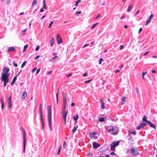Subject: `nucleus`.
<instances>
[{"mask_svg": "<svg viewBox=\"0 0 157 157\" xmlns=\"http://www.w3.org/2000/svg\"><path fill=\"white\" fill-rule=\"evenodd\" d=\"M10 70V69L8 67H4L2 70L1 74V80L4 82V86H6L8 83L9 78V76L10 75V73H8Z\"/></svg>", "mask_w": 157, "mask_h": 157, "instance_id": "1", "label": "nucleus"}, {"mask_svg": "<svg viewBox=\"0 0 157 157\" xmlns=\"http://www.w3.org/2000/svg\"><path fill=\"white\" fill-rule=\"evenodd\" d=\"M48 118L50 130L52 131V112L51 106L50 105L48 106Z\"/></svg>", "mask_w": 157, "mask_h": 157, "instance_id": "2", "label": "nucleus"}, {"mask_svg": "<svg viewBox=\"0 0 157 157\" xmlns=\"http://www.w3.org/2000/svg\"><path fill=\"white\" fill-rule=\"evenodd\" d=\"M109 132L114 135L117 134L118 132V128L116 126H110L108 127Z\"/></svg>", "mask_w": 157, "mask_h": 157, "instance_id": "3", "label": "nucleus"}, {"mask_svg": "<svg viewBox=\"0 0 157 157\" xmlns=\"http://www.w3.org/2000/svg\"><path fill=\"white\" fill-rule=\"evenodd\" d=\"M40 120L41 121V123L42 124V129H43L44 127V121L43 117V113L42 111V104L40 103Z\"/></svg>", "mask_w": 157, "mask_h": 157, "instance_id": "4", "label": "nucleus"}, {"mask_svg": "<svg viewBox=\"0 0 157 157\" xmlns=\"http://www.w3.org/2000/svg\"><path fill=\"white\" fill-rule=\"evenodd\" d=\"M23 133V152L24 153L25 151V148L26 144V132L22 127H21Z\"/></svg>", "mask_w": 157, "mask_h": 157, "instance_id": "5", "label": "nucleus"}, {"mask_svg": "<svg viewBox=\"0 0 157 157\" xmlns=\"http://www.w3.org/2000/svg\"><path fill=\"white\" fill-rule=\"evenodd\" d=\"M131 152L132 155L135 156L138 155L139 151L136 147H132L131 149Z\"/></svg>", "mask_w": 157, "mask_h": 157, "instance_id": "6", "label": "nucleus"}, {"mask_svg": "<svg viewBox=\"0 0 157 157\" xmlns=\"http://www.w3.org/2000/svg\"><path fill=\"white\" fill-rule=\"evenodd\" d=\"M65 110H63L62 112V113L63 115L62 117L64 120V124H66V117L68 113V110H67L66 112H65Z\"/></svg>", "mask_w": 157, "mask_h": 157, "instance_id": "7", "label": "nucleus"}, {"mask_svg": "<svg viewBox=\"0 0 157 157\" xmlns=\"http://www.w3.org/2000/svg\"><path fill=\"white\" fill-rule=\"evenodd\" d=\"M119 141H118L117 142H114L111 144V150L114 151L115 150V147L119 145Z\"/></svg>", "mask_w": 157, "mask_h": 157, "instance_id": "8", "label": "nucleus"}, {"mask_svg": "<svg viewBox=\"0 0 157 157\" xmlns=\"http://www.w3.org/2000/svg\"><path fill=\"white\" fill-rule=\"evenodd\" d=\"M27 96V92L26 91L24 92L21 96V99L23 100H25Z\"/></svg>", "mask_w": 157, "mask_h": 157, "instance_id": "9", "label": "nucleus"}, {"mask_svg": "<svg viewBox=\"0 0 157 157\" xmlns=\"http://www.w3.org/2000/svg\"><path fill=\"white\" fill-rule=\"evenodd\" d=\"M57 39L58 41V43L59 44H60L62 42V40L61 38L60 35L59 34H58L57 36Z\"/></svg>", "mask_w": 157, "mask_h": 157, "instance_id": "10", "label": "nucleus"}, {"mask_svg": "<svg viewBox=\"0 0 157 157\" xmlns=\"http://www.w3.org/2000/svg\"><path fill=\"white\" fill-rule=\"evenodd\" d=\"M93 148H97L98 147H99L100 146V145L99 143H97L96 142H94L93 144Z\"/></svg>", "mask_w": 157, "mask_h": 157, "instance_id": "11", "label": "nucleus"}, {"mask_svg": "<svg viewBox=\"0 0 157 157\" xmlns=\"http://www.w3.org/2000/svg\"><path fill=\"white\" fill-rule=\"evenodd\" d=\"M59 59V57L58 56H56L52 58L50 60V62H52L54 61L55 60H56Z\"/></svg>", "mask_w": 157, "mask_h": 157, "instance_id": "12", "label": "nucleus"}, {"mask_svg": "<svg viewBox=\"0 0 157 157\" xmlns=\"http://www.w3.org/2000/svg\"><path fill=\"white\" fill-rule=\"evenodd\" d=\"M15 50V48L13 47H9L8 49V52H10L14 51Z\"/></svg>", "mask_w": 157, "mask_h": 157, "instance_id": "13", "label": "nucleus"}, {"mask_svg": "<svg viewBox=\"0 0 157 157\" xmlns=\"http://www.w3.org/2000/svg\"><path fill=\"white\" fill-rule=\"evenodd\" d=\"M55 42V40L54 38L52 37L51 38L50 41V45L51 46H52L54 44V43Z\"/></svg>", "mask_w": 157, "mask_h": 157, "instance_id": "14", "label": "nucleus"}, {"mask_svg": "<svg viewBox=\"0 0 157 157\" xmlns=\"http://www.w3.org/2000/svg\"><path fill=\"white\" fill-rule=\"evenodd\" d=\"M147 124H148L150 125V127H152V128L155 129H156V126L153 124L152 123H151L150 121H149L148 122Z\"/></svg>", "mask_w": 157, "mask_h": 157, "instance_id": "15", "label": "nucleus"}, {"mask_svg": "<svg viewBox=\"0 0 157 157\" xmlns=\"http://www.w3.org/2000/svg\"><path fill=\"white\" fill-rule=\"evenodd\" d=\"M63 101H67V98L65 97V94L63 92H62Z\"/></svg>", "mask_w": 157, "mask_h": 157, "instance_id": "16", "label": "nucleus"}, {"mask_svg": "<svg viewBox=\"0 0 157 157\" xmlns=\"http://www.w3.org/2000/svg\"><path fill=\"white\" fill-rule=\"evenodd\" d=\"M67 102V101H63V110H66Z\"/></svg>", "mask_w": 157, "mask_h": 157, "instance_id": "17", "label": "nucleus"}, {"mask_svg": "<svg viewBox=\"0 0 157 157\" xmlns=\"http://www.w3.org/2000/svg\"><path fill=\"white\" fill-rule=\"evenodd\" d=\"M37 3V0H33V1L31 5L33 7L34 6H35L36 5Z\"/></svg>", "mask_w": 157, "mask_h": 157, "instance_id": "18", "label": "nucleus"}, {"mask_svg": "<svg viewBox=\"0 0 157 157\" xmlns=\"http://www.w3.org/2000/svg\"><path fill=\"white\" fill-rule=\"evenodd\" d=\"M142 121L143 122H146L147 123H148V122L149 121H148L146 119V117L145 115L144 116V117H143V119H142Z\"/></svg>", "mask_w": 157, "mask_h": 157, "instance_id": "19", "label": "nucleus"}, {"mask_svg": "<svg viewBox=\"0 0 157 157\" xmlns=\"http://www.w3.org/2000/svg\"><path fill=\"white\" fill-rule=\"evenodd\" d=\"M0 101L2 104V109L4 106V102L2 99H1Z\"/></svg>", "mask_w": 157, "mask_h": 157, "instance_id": "20", "label": "nucleus"}, {"mask_svg": "<svg viewBox=\"0 0 157 157\" xmlns=\"http://www.w3.org/2000/svg\"><path fill=\"white\" fill-rule=\"evenodd\" d=\"M78 127V125H77L76 126L74 127L72 129V131L73 133H74L77 130V128Z\"/></svg>", "mask_w": 157, "mask_h": 157, "instance_id": "21", "label": "nucleus"}, {"mask_svg": "<svg viewBox=\"0 0 157 157\" xmlns=\"http://www.w3.org/2000/svg\"><path fill=\"white\" fill-rule=\"evenodd\" d=\"M129 143H131L132 144H134V140L132 138H130L129 139Z\"/></svg>", "mask_w": 157, "mask_h": 157, "instance_id": "22", "label": "nucleus"}, {"mask_svg": "<svg viewBox=\"0 0 157 157\" xmlns=\"http://www.w3.org/2000/svg\"><path fill=\"white\" fill-rule=\"evenodd\" d=\"M43 8L44 9H46V6L45 3V0H43Z\"/></svg>", "mask_w": 157, "mask_h": 157, "instance_id": "23", "label": "nucleus"}, {"mask_svg": "<svg viewBox=\"0 0 157 157\" xmlns=\"http://www.w3.org/2000/svg\"><path fill=\"white\" fill-rule=\"evenodd\" d=\"M73 119L77 121V120L78 118V114L76 115L75 117H73Z\"/></svg>", "mask_w": 157, "mask_h": 157, "instance_id": "24", "label": "nucleus"}, {"mask_svg": "<svg viewBox=\"0 0 157 157\" xmlns=\"http://www.w3.org/2000/svg\"><path fill=\"white\" fill-rule=\"evenodd\" d=\"M142 128V125L140 123L139 124V125L136 127V128L137 130H139Z\"/></svg>", "mask_w": 157, "mask_h": 157, "instance_id": "25", "label": "nucleus"}, {"mask_svg": "<svg viewBox=\"0 0 157 157\" xmlns=\"http://www.w3.org/2000/svg\"><path fill=\"white\" fill-rule=\"evenodd\" d=\"M105 119L103 117H101L98 119V121L100 122H103L104 121Z\"/></svg>", "mask_w": 157, "mask_h": 157, "instance_id": "26", "label": "nucleus"}, {"mask_svg": "<svg viewBox=\"0 0 157 157\" xmlns=\"http://www.w3.org/2000/svg\"><path fill=\"white\" fill-rule=\"evenodd\" d=\"M132 7V5H130L128 7V10H127V11L128 12H129L130 10H131V8Z\"/></svg>", "mask_w": 157, "mask_h": 157, "instance_id": "27", "label": "nucleus"}, {"mask_svg": "<svg viewBox=\"0 0 157 157\" xmlns=\"http://www.w3.org/2000/svg\"><path fill=\"white\" fill-rule=\"evenodd\" d=\"M61 145H60L59 146V149L58 150L57 154V155H59L60 154V152L61 151Z\"/></svg>", "mask_w": 157, "mask_h": 157, "instance_id": "28", "label": "nucleus"}, {"mask_svg": "<svg viewBox=\"0 0 157 157\" xmlns=\"http://www.w3.org/2000/svg\"><path fill=\"white\" fill-rule=\"evenodd\" d=\"M101 108L103 109H105V103L104 102H103V103H101Z\"/></svg>", "mask_w": 157, "mask_h": 157, "instance_id": "29", "label": "nucleus"}, {"mask_svg": "<svg viewBox=\"0 0 157 157\" xmlns=\"http://www.w3.org/2000/svg\"><path fill=\"white\" fill-rule=\"evenodd\" d=\"M28 44H26L24 48V50H23V52H25L27 48L28 47Z\"/></svg>", "mask_w": 157, "mask_h": 157, "instance_id": "30", "label": "nucleus"}, {"mask_svg": "<svg viewBox=\"0 0 157 157\" xmlns=\"http://www.w3.org/2000/svg\"><path fill=\"white\" fill-rule=\"evenodd\" d=\"M53 21H51L50 22V24H49V25L48 26V28L49 29H50L51 28V27H52V24H53Z\"/></svg>", "mask_w": 157, "mask_h": 157, "instance_id": "31", "label": "nucleus"}, {"mask_svg": "<svg viewBox=\"0 0 157 157\" xmlns=\"http://www.w3.org/2000/svg\"><path fill=\"white\" fill-rule=\"evenodd\" d=\"M26 63V61H24L22 63V65L21 66V68H22L23 67L25 66Z\"/></svg>", "mask_w": 157, "mask_h": 157, "instance_id": "32", "label": "nucleus"}, {"mask_svg": "<svg viewBox=\"0 0 157 157\" xmlns=\"http://www.w3.org/2000/svg\"><path fill=\"white\" fill-rule=\"evenodd\" d=\"M98 23L97 22V23H96L95 24H94L91 27V29H93L95 26L96 25H98Z\"/></svg>", "mask_w": 157, "mask_h": 157, "instance_id": "33", "label": "nucleus"}, {"mask_svg": "<svg viewBox=\"0 0 157 157\" xmlns=\"http://www.w3.org/2000/svg\"><path fill=\"white\" fill-rule=\"evenodd\" d=\"M102 60H103V59L102 58H99V64H101V63Z\"/></svg>", "mask_w": 157, "mask_h": 157, "instance_id": "34", "label": "nucleus"}, {"mask_svg": "<svg viewBox=\"0 0 157 157\" xmlns=\"http://www.w3.org/2000/svg\"><path fill=\"white\" fill-rule=\"evenodd\" d=\"M141 124L142 126V128H144V126L147 125L145 123H141Z\"/></svg>", "mask_w": 157, "mask_h": 157, "instance_id": "35", "label": "nucleus"}, {"mask_svg": "<svg viewBox=\"0 0 157 157\" xmlns=\"http://www.w3.org/2000/svg\"><path fill=\"white\" fill-rule=\"evenodd\" d=\"M13 66L15 67H17V66H18L17 64V63H16L15 61H13Z\"/></svg>", "mask_w": 157, "mask_h": 157, "instance_id": "36", "label": "nucleus"}, {"mask_svg": "<svg viewBox=\"0 0 157 157\" xmlns=\"http://www.w3.org/2000/svg\"><path fill=\"white\" fill-rule=\"evenodd\" d=\"M151 21L150 20H149L148 19L147 21V22H146V24H145V25H147L148 24H149L150 22Z\"/></svg>", "mask_w": 157, "mask_h": 157, "instance_id": "37", "label": "nucleus"}, {"mask_svg": "<svg viewBox=\"0 0 157 157\" xmlns=\"http://www.w3.org/2000/svg\"><path fill=\"white\" fill-rule=\"evenodd\" d=\"M15 81L16 80L13 79L11 84V85H13L15 83Z\"/></svg>", "mask_w": 157, "mask_h": 157, "instance_id": "38", "label": "nucleus"}, {"mask_svg": "<svg viewBox=\"0 0 157 157\" xmlns=\"http://www.w3.org/2000/svg\"><path fill=\"white\" fill-rule=\"evenodd\" d=\"M153 14H151L150 15V17L149 18L148 20H150L151 21V18L153 17Z\"/></svg>", "mask_w": 157, "mask_h": 157, "instance_id": "39", "label": "nucleus"}, {"mask_svg": "<svg viewBox=\"0 0 157 157\" xmlns=\"http://www.w3.org/2000/svg\"><path fill=\"white\" fill-rule=\"evenodd\" d=\"M26 31V29H25L24 30H23L22 31V35L24 36L25 34Z\"/></svg>", "mask_w": 157, "mask_h": 157, "instance_id": "40", "label": "nucleus"}, {"mask_svg": "<svg viewBox=\"0 0 157 157\" xmlns=\"http://www.w3.org/2000/svg\"><path fill=\"white\" fill-rule=\"evenodd\" d=\"M136 93L138 95L139 94V90L138 89V88L137 87H136Z\"/></svg>", "mask_w": 157, "mask_h": 157, "instance_id": "41", "label": "nucleus"}, {"mask_svg": "<svg viewBox=\"0 0 157 157\" xmlns=\"http://www.w3.org/2000/svg\"><path fill=\"white\" fill-rule=\"evenodd\" d=\"M125 98H126V97H123L122 99H121V100L124 102L125 101Z\"/></svg>", "mask_w": 157, "mask_h": 157, "instance_id": "42", "label": "nucleus"}, {"mask_svg": "<svg viewBox=\"0 0 157 157\" xmlns=\"http://www.w3.org/2000/svg\"><path fill=\"white\" fill-rule=\"evenodd\" d=\"M8 103H11V97L10 96L9 97V98H8Z\"/></svg>", "mask_w": 157, "mask_h": 157, "instance_id": "43", "label": "nucleus"}, {"mask_svg": "<svg viewBox=\"0 0 157 157\" xmlns=\"http://www.w3.org/2000/svg\"><path fill=\"white\" fill-rule=\"evenodd\" d=\"M39 48H40V46H39V45H37V46H36V49H35L36 51H37L39 49Z\"/></svg>", "mask_w": 157, "mask_h": 157, "instance_id": "44", "label": "nucleus"}, {"mask_svg": "<svg viewBox=\"0 0 157 157\" xmlns=\"http://www.w3.org/2000/svg\"><path fill=\"white\" fill-rule=\"evenodd\" d=\"M66 146V143L65 141H63V148H65Z\"/></svg>", "mask_w": 157, "mask_h": 157, "instance_id": "45", "label": "nucleus"}, {"mask_svg": "<svg viewBox=\"0 0 157 157\" xmlns=\"http://www.w3.org/2000/svg\"><path fill=\"white\" fill-rule=\"evenodd\" d=\"M8 105H9V108H11L12 105L11 103H8Z\"/></svg>", "mask_w": 157, "mask_h": 157, "instance_id": "46", "label": "nucleus"}, {"mask_svg": "<svg viewBox=\"0 0 157 157\" xmlns=\"http://www.w3.org/2000/svg\"><path fill=\"white\" fill-rule=\"evenodd\" d=\"M87 155L90 157L92 156H93V154L91 153H89L87 154Z\"/></svg>", "mask_w": 157, "mask_h": 157, "instance_id": "47", "label": "nucleus"}, {"mask_svg": "<svg viewBox=\"0 0 157 157\" xmlns=\"http://www.w3.org/2000/svg\"><path fill=\"white\" fill-rule=\"evenodd\" d=\"M36 69H37V68L36 67V68L33 69L32 70V72L33 73L36 70Z\"/></svg>", "mask_w": 157, "mask_h": 157, "instance_id": "48", "label": "nucleus"}, {"mask_svg": "<svg viewBox=\"0 0 157 157\" xmlns=\"http://www.w3.org/2000/svg\"><path fill=\"white\" fill-rule=\"evenodd\" d=\"M40 68L38 69L37 70V71H36V75L38 74L39 73V71H40Z\"/></svg>", "mask_w": 157, "mask_h": 157, "instance_id": "49", "label": "nucleus"}, {"mask_svg": "<svg viewBox=\"0 0 157 157\" xmlns=\"http://www.w3.org/2000/svg\"><path fill=\"white\" fill-rule=\"evenodd\" d=\"M147 73V72H142V76H144V75L146 74Z\"/></svg>", "mask_w": 157, "mask_h": 157, "instance_id": "50", "label": "nucleus"}, {"mask_svg": "<svg viewBox=\"0 0 157 157\" xmlns=\"http://www.w3.org/2000/svg\"><path fill=\"white\" fill-rule=\"evenodd\" d=\"M96 134H97L95 132H93V133L92 134H91V136H90V137H91V136H94L95 135H96Z\"/></svg>", "mask_w": 157, "mask_h": 157, "instance_id": "51", "label": "nucleus"}, {"mask_svg": "<svg viewBox=\"0 0 157 157\" xmlns=\"http://www.w3.org/2000/svg\"><path fill=\"white\" fill-rule=\"evenodd\" d=\"M75 13L77 15H78V14H80L81 13V11H79L76 12H75Z\"/></svg>", "mask_w": 157, "mask_h": 157, "instance_id": "52", "label": "nucleus"}, {"mask_svg": "<svg viewBox=\"0 0 157 157\" xmlns=\"http://www.w3.org/2000/svg\"><path fill=\"white\" fill-rule=\"evenodd\" d=\"M75 103L74 102H72L71 104V107H73V106H75Z\"/></svg>", "mask_w": 157, "mask_h": 157, "instance_id": "53", "label": "nucleus"}, {"mask_svg": "<svg viewBox=\"0 0 157 157\" xmlns=\"http://www.w3.org/2000/svg\"><path fill=\"white\" fill-rule=\"evenodd\" d=\"M91 80V79H90L89 80H87V81H86L85 82V83H89V82H90Z\"/></svg>", "mask_w": 157, "mask_h": 157, "instance_id": "54", "label": "nucleus"}, {"mask_svg": "<svg viewBox=\"0 0 157 157\" xmlns=\"http://www.w3.org/2000/svg\"><path fill=\"white\" fill-rule=\"evenodd\" d=\"M131 133L132 134H134V135H135L136 134V132L134 131H133L131 132Z\"/></svg>", "mask_w": 157, "mask_h": 157, "instance_id": "55", "label": "nucleus"}, {"mask_svg": "<svg viewBox=\"0 0 157 157\" xmlns=\"http://www.w3.org/2000/svg\"><path fill=\"white\" fill-rule=\"evenodd\" d=\"M7 1V4H9L10 3L11 0H6Z\"/></svg>", "mask_w": 157, "mask_h": 157, "instance_id": "56", "label": "nucleus"}, {"mask_svg": "<svg viewBox=\"0 0 157 157\" xmlns=\"http://www.w3.org/2000/svg\"><path fill=\"white\" fill-rule=\"evenodd\" d=\"M142 28H140L139 30V32H138V34H140L141 31H142Z\"/></svg>", "mask_w": 157, "mask_h": 157, "instance_id": "57", "label": "nucleus"}, {"mask_svg": "<svg viewBox=\"0 0 157 157\" xmlns=\"http://www.w3.org/2000/svg\"><path fill=\"white\" fill-rule=\"evenodd\" d=\"M124 48V46L123 45H121L120 47V48L121 50L122 49Z\"/></svg>", "mask_w": 157, "mask_h": 157, "instance_id": "58", "label": "nucleus"}, {"mask_svg": "<svg viewBox=\"0 0 157 157\" xmlns=\"http://www.w3.org/2000/svg\"><path fill=\"white\" fill-rule=\"evenodd\" d=\"M100 16V14H98V15L97 16V17L95 18V19H97Z\"/></svg>", "mask_w": 157, "mask_h": 157, "instance_id": "59", "label": "nucleus"}, {"mask_svg": "<svg viewBox=\"0 0 157 157\" xmlns=\"http://www.w3.org/2000/svg\"><path fill=\"white\" fill-rule=\"evenodd\" d=\"M149 52V51H147L146 52L144 55V56H146V55L148 54V53Z\"/></svg>", "mask_w": 157, "mask_h": 157, "instance_id": "60", "label": "nucleus"}, {"mask_svg": "<svg viewBox=\"0 0 157 157\" xmlns=\"http://www.w3.org/2000/svg\"><path fill=\"white\" fill-rule=\"evenodd\" d=\"M87 73H85L83 75V77L86 76H87Z\"/></svg>", "mask_w": 157, "mask_h": 157, "instance_id": "61", "label": "nucleus"}, {"mask_svg": "<svg viewBox=\"0 0 157 157\" xmlns=\"http://www.w3.org/2000/svg\"><path fill=\"white\" fill-rule=\"evenodd\" d=\"M139 13V10H138V11H137L134 14V15H136L138 13Z\"/></svg>", "mask_w": 157, "mask_h": 157, "instance_id": "62", "label": "nucleus"}, {"mask_svg": "<svg viewBox=\"0 0 157 157\" xmlns=\"http://www.w3.org/2000/svg\"><path fill=\"white\" fill-rule=\"evenodd\" d=\"M44 10L43 9V8L41 9L40 10V12H44Z\"/></svg>", "mask_w": 157, "mask_h": 157, "instance_id": "63", "label": "nucleus"}, {"mask_svg": "<svg viewBox=\"0 0 157 157\" xmlns=\"http://www.w3.org/2000/svg\"><path fill=\"white\" fill-rule=\"evenodd\" d=\"M72 75V74H70L68 75H67V77L68 78V77H69V76H71Z\"/></svg>", "mask_w": 157, "mask_h": 157, "instance_id": "64", "label": "nucleus"}]
</instances>
